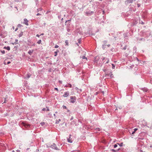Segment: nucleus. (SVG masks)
<instances>
[{
	"label": "nucleus",
	"mask_w": 152,
	"mask_h": 152,
	"mask_svg": "<svg viewBox=\"0 0 152 152\" xmlns=\"http://www.w3.org/2000/svg\"><path fill=\"white\" fill-rule=\"evenodd\" d=\"M105 77H106L107 78L113 77V76L112 72L110 71H108L107 72H106Z\"/></svg>",
	"instance_id": "nucleus-2"
},
{
	"label": "nucleus",
	"mask_w": 152,
	"mask_h": 152,
	"mask_svg": "<svg viewBox=\"0 0 152 152\" xmlns=\"http://www.w3.org/2000/svg\"><path fill=\"white\" fill-rule=\"evenodd\" d=\"M142 90L145 92H147L148 91V89L147 88H143Z\"/></svg>",
	"instance_id": "nucleus-15"
},
{
	"label": "nucleus",
	"mask_w": 152,
	"mask_h": 152,
	"mask_svg": "<svg viewBox=\"0 0 152 152\" xmlns=\"http://www.w3.org/2000/svg\"><path fill=\"white\" fill-rule=\"evenodd\" d=\"M18 30V28H16L15 30V31H16Z\"/></svg>",
	"instance_id": "nucleus-55"
},
{
	"label": "nucleus",
	"mask_w": 152,
	"mask_h": 152,
	"mask_svg": "<svg viewBox=\"0 0 152 152\" xmlns=\"http://www.w3.org/2000/svg\"><path fill=\"white\" fill-rule=\"evenodd\" d=\"M42 9L41 8H39L37 9V11L39 12V11H41Z\"/></svg>",
	"instance_id": "nucleus-25"
},
{
	"label": "nucleus",
	"mask_w": 152,
	"mask_h": 152,
	"mask_svg": "<svg viewBox=\"0 0 152 152\" xmlns=\"http://www.w3.org/2000/svg\"><path fill=\"white\" fill-rule=\"evenodd\" d=\"M18 27H20V26H21V24H19L18 25Z\"/></svg>",
	"instance_id": "nucleus-46"
},
{
	"label": "nucleus",
	"mask_w": 152,
	"mask_h": 152,
	"mask_svg": "<svg viewBox=\"0 0 152 152\" xmlns=\"http://www.w3.org/2000/svg\"><path fill=\"white\" fill-rule=\"evenodd\" d=\"M80 58H82L83 59H87L86 58L85 56H83L82 57H80Z\"/></svg>",
	"instance_id": "nucleus-19"
},
{
	"label": "nucleus",
	"mask_w": 152,
	"mask_h": 152,
	"mask_svg": "<svg viewBox=\"0 0 152 152\" xmlns=\"http://www.w3.org/2000/svg\"><path fill=\"white\" fill-rule=\"evenodd\" d=\"M23 35V32H21L18 35V37H22Z\"/></svg>",
	"instance_id": "nucleus-11"
},
{
	"label": "nucleus",
	"mask_w": 152,
	"mask_h": 152,
	"mask_svg": "<svg viewBox=\"0 0 152 152\" xmlns=\"http://www.w3.org/2000/svg\"><path fill=\"white\" fill-rule=\"evenodd\" d=\"M15 40V44H18V40L17 39H16Z\"/></svg>",
	"instance_id": "nucleus-22"
},
{
	"label": "nucleus",
	"mask_w": 152,
	"mask_h": 152,
	"mask_svg": "<svg viewBox=\"0 0 152 152\" xmlns=\"http://www.w3.org/2000/svg\"><path fill=\"white\" fill-rule=\"evenodd\" d=\"M61 121V120H60V119H59V121H59H59Z\"/></svg>",
	"instance_id": "nucleus-57"
},
{
	"label": "nucleus",
	"mask_w": 152,
	"mask_h": 152,
	"mask_svg": "<svg viewBox=\"0 0 152 152\" xmlns=\"http://www.w3.org/2000/svg\"><path fill=\"white\" fill-rule=\"evenodd\" d=\"M140 23L142 25H143L144 24V23L142 21H140Z\"/></svg>",
	"instance_id": "nucleus-26"
},
{
	"label": "nucleus",
	"mask_w": 152,
	"mask_h": 152,
	"mask_svg": "<svg viewBox=\"0 0 152 152\" xmlns=\"http://www.w3.org/2000/svg\"><path fill=\"white\" fill-rule=\"evenodd\" d=\"M137 130V129L135 128L134 129V131L136 132Z\"/></svg>",
	"instance_id": "nucleus-38"
},
{
	"label": "nucleus",
	"mask_w": 152,
	"mask_h": 152,
	"mask_svg": "<svg viewBox=\"0 0 152 152\" xmlns=\"http://www.w3.org/2000/svg\"><path fill=\"white\" fill-rule=\"evenodd\" d=\"M70 31V29H69V28H68L67 29V31L68 32H69V31Z\"/></svg>",
	"instance_id": "nucleus-45"
},
{
	"label": "nucleus",
	"mask_w": 152,
	"mask_h": 152,
	"mask_svg": "<svg viewBox=\"0 0 152 152\" xmlns=\"http://www.w3.org/2000/svg\"><path fill=\"white\" fill-rule=\"evenodd\" d=\"M4 64H6L5 62H4Z\"/></svg>",
	"instance_id": "nucleus-59"
},
{
	"label": "nucleus",
	"mask_w": 152,
	"mask_h": 152,
	"mask_svg": "<svg viewBox=\"0 0 152 152\" xmlns=\"http://www.w3.org/2000/svg\"><path fill=\"white\" fill-rule=\"evenodd\" d=\"M71 21V20H66V23H67L68 22H69L70 21Z\"/></svg>",
	"instance_id": "nucleus-33"
},
{
	"label": "nucleus",
	"mask_w": 152,
	"mask_h": 152,
	"mask_svg": "<svg viewBox=\"0 0 152 152\" xmlns=\"http://www.w3.org/2000/svg\"><path fill=\"white\" fill-rule=\"evenodd\" d=\"M66 86V87H68L69 86H67L66 85V86Z\"/></svg>",
	"instance_id": "nucleus-62"
},
{
	"label": "nucleus",
	"mask_w": 152,
	"mask_h": 152,
	"mask_svg": "<svg viewBox=\"0 0 152 152\" xmlns=\"http://www.w3.org/2000/svg\"><path fill=\"white\" fill-rule=\"evenodd\" d=\"M120 148H119L118 149V150H117V151H116V150H114V149H112L111 150V151H112L113 152H117V151H119V150H120Z\"/></svg>",
	"instance_id": "nucleus-13"
},
{
	"label": "nucleus",
	"mask_w": 152,
	"mask_h": 152,
	"mask_svg": "<svg viewBox=\"0 0 152 152\" xmlns=\"http://www.w3.org/2000/svg\"><path fill=\"white\" fill-rule=\"evenodd\" d=\"M4 49H6L7 50H10V48L9 46H7V47H6L5 46V47H4Z\"/></svg>",
	"instance_id": "nucleus-9"
},
{
	"label": "nucleus",
	"mask_w": 152,
	"mask_h": 152,
	"mask_svg": "<svg viewBox=\"0 0 152 152\" xmlns=\"http://www.w3.org/2000/svg\"><path fill=\"white\" fill-rule=\"evenodd\" d=\"M1 52L3 54H4L5 53V51L4 50H1Z\"/></svg>",
	"instance_id": "nucleus-18"
},
{
	"label": "nucleus",
	"mask_w": 152,
	"mask_h": 152,
	"mask_svg": "<svg viewBox=\"0 0 152 152\" xmlns=\"http://www.w3.org/2000/svg\"><path fill=\"white\" fill-rule=\"evenodd\" d=\"M31 75L29 74H27V78H28L30 77Z\"/></svg>",
	"instance_id": "nucleus-23"
},
{
	"label": "nucleus",
	"mask_w": 152,
	"mask_h": 152,
	"mask_svg": "<svg viewBox=\"0 0 152 152\" xmlns=\"http://www.w3.org/2000/svg\"><path fill=\"white\" fill-rule=\"evenodd\" d=\"M69 87L70 88L72 87V85L70 84H69Z\"/></svg>",
	"instance_id": "nucleus-35"
},
{
	"label": "nucleus",
	"mask_w": 152,
	"mask_h": 152,
	"mask_svg": "<svg viewBox=\"0 0 152 152\" xmlns=\"http://www.w3.org/2000/svg\"><path fill=\"white\" fill-rule=\"evenodd\" d=\"M45 110H46V108H43L42 109V111H45Z\"/></svg>",
	"instance_id": "nucleus-30"
},
{
	"label": "nucleus",
	"mask_w": 152,
	"mask_h": 152,
	"mask_svg": "<svg viewBox=\"0 0 152 152\" xmlns=\"http://www.w3.org/2000/svg\"><path fill=\"white\" fill-rule=\"evenodd\" d=\"M65 42L66 45H68V42L67 40H66Z\"/></svg>",
	"instance_id": "nucleus-17"
},
{
	"label": "nucleus",
	"mask_w": 152,
	"mask_h": 152,
	"mask_svg": "<svg viewBox=\"0 0 152 152\" xmlns=\"http://www.w3.org/2000/svg\"><path fill=\"white\" fill-rule=\"evenodd\" d=\"M28 21L25 18L24 19L23 23L27 26H28Z\"/></svg>",
	"instance_id": "nucleus-7"
},
{
	"label": "nucleus",
	"mask_w": 152,
	"mask_h": 152,
	"mask_svg": "<svg viewBox=\"0 0 152 152\" xmlns=\"http://www.w3.org/2000/svg\"><path fill=\"white\" fill-rule=\"evenodd\" d=\"M117 147V144H115L114 146V147L115 148Z\"/></svg>",
	"instance_id": "nucleus-29"
},
{
	"label": "nucleus",
	"mask_w": 152,
	"mask_h": 152,
	"mask_svg": "<svg viewBox=\"0 0 152 152\" xmlns=\"http://www.w3.org/2000/svg\"><path fill=\"white\" fill-rule=\"evenodd\" d=\"M80 91H82V90H81V89H80Z\"/></svg>",
	"instance_id": "nucleus-63"
},
{
	"label": "nucleus",
	"mask_w": 152,
	"mask_h": 152,
	"mask_svg": "<svg viewBox=\"0 0 152 152\" xmlns=\"http://www.w3.org/2000/svg\"><path fill=\"white\" fill-rule=\"evenodd\" d=\"M59 123V121H56V124H58Z\"/></svg>",
	"instance_id": "nucleus-43"
},
{
	"label": "nucleus",
	"mask_w": 152,
	"mask_h": 152,
	"mask_svg": "<svg viewBox=\"0 0 152 152\" xmlns=\"http://www.w3.org/2000/svg\"><path fill=\"white\" fill-rule=\"evenodd\" d=\"M57 52H58V50L57 52L56 51V52H55V54L54 55L55 56H56L57 55Z\"/></svg>",
	"instance_id": "nucleus-21"
},
{
	"label": "nucleus",
	"mask_w": 152,
	"mask_h": 152,
	"mask_svg": "<svg viewBox=\"0 0 152 152\" xmlns=\"http://www.w3.org/2000/svg\"><path fill=\"white\" fill-rule=\"evenodd\" d=\"M16 151H17V152H20V151L19 150H16Z\"/></svg>",
	"instance_id": "nucleus-54"
},
{
	"label": "nucleus",
	"mask_w": 152,
	"mask_h": 152,
	"mask_svg": "<svg viewBox=\"0 0 152 152\" xmlns=\"http://www.w3.org/2000/svg\"><path fill=\"white\" fill-rule=\"evenodd\" d=\"M63 108L64 109H66V107L65 106H63Z\"/></svg>",
	"instance_id": "nucleus-34"
},
{
	"label": "nucleus",
	"mask_w": 152,
	"mask_h": 152,
	"mask_svg": "<svg viewBox=\"0 0 152 152\" xmlns=\"http://www.w3.org/2000/svg\"><path fill=\"white\" fill-rule=\"evenodd\" d=\"M71 99L70 102L73 103H75L76 101V98L75 96H71L70 97Z\"/></svg>",
	"instance_id": "nucleus-3"
},
{
	"label": "nucleus",
	"mask_w": 152,
	"mask_h": 152,
	"mask_svg": "<svg viewBox=\"0 0 152 152\" xmlns=\"http://www.w3.org/2000/svg\"><path fill=\"white\" fill-rule=\"evenodd\" d=\"M44 34L43 33H42V34H41L40 35V36H41V35H44Z\"/></svg>",
	"instance_id": "nucleus-51"
},
{
	"label": "nucleus",
	"mask_w": 152,
	"mask_h": 152,
	"mask_svg": "<svg viewBox=\"0 0 152 152\" xmlns=\"http://www.w3.org/2000/svg\"><path fill=\"white\" fill-rule=\"evenodd\" d=\"M33 52V50H30L28 52V53L30 55H31V54Z\"/></svg>",
	"instance_id": "nucleus-10"
},
{
	"label": "nucleus",
	"mask_w": 152,
	"mask_h": 152,
	"mask_svg": "<svg viewBox=\"0 0 152 152\" xmlns=\"http://www.w3.org/2000/svg\"><path fill=\"white\" fill-rule=\"evenodd\" d=\"M137 5H138V7H140V4H137Z\"/></svg>",
	"instance_id": "nucleus-52"
},
{
	"label": "nucleus",
	"mask_w": 152,
	"mask_h": 152,
	"mask_svg": "<svg viewBox=\"0 0 152 152\" xmlns=\"http://www.w3.org/2000/svg\"><path fill=\"white\" fill-rule=\"evenodd\" d=\"M12 152H15V151H14L13 150V151H12Z\"/></svg>",
	"instance_id": "nucleus-58"
},
{
	"label": "nucleus",
	"mask_w": 152,
	"mask_h": 152,
	"mask_svg": "<svg viewBox=\"0 0 152 152\" xmlns=\"http://www.w3.org/2000/svg\"><path fill=\"white\" fill-rule=\"evenodd\" d=\"M112 68L113 69L115 67V65L113 64H112Z\"/></svg>",
	"instance_id": "nucleus-24"
},
{
	"label": "nucleus",
	"mask_w": 152,
	"mask_h": 152,
	"mask_svg": "<svg viewBox=\"0 0 152 152\" xmlns=\"http://www.w3.org/2000/svg\"><path fill=\"white\" fill-rule=\"evenodd\" d=\"M103 71L104 72H105V71H106V69H103Z\"/></svg>",
	"instance_id": "nucleus-49"
},
{
	"label": "nucleus",
	"mask_w": 152,
	"mask_h": 152,
	"mask_svg": "<svg viewBox=\"0 0 152 152\" xmlns=\"http://www.w3.org/2000/svg\"><path fill=\"white\" fill-rule=\"evenodd\" d=\"M69 136V138L67 139V141L68 142L71 143L72 142V140L70 139L71 135L70 134Z\"/></svg>",
	"instance_id": "nucleus-8"
},
{
	"label": "nucleus",
	"mask_w": 152,
	"mask_h": 152,
	"mask_svg": "<svg viewBox=\"0 0 152 152\" xmlns=\"http://www.w3.org/2000/svg\"><path fill=\"white\" fill-rule=\"evenodd\" d=\"M69 91H67L64 92V94L63 95V96L64 97H67L69 95Z\"/></svg>",
	"instance_id": "nucleus-6"
},
{
	"label": "nucleus",
	"mask_w": 152,
	"mask_h": 152,
	"mask_svg": "<svg viewBox=\"0 0 152 152\" xmlns=\"http://www.w3.org/2000/svg\"><path fill=\"white\" fill-rule=\"evenodd\" d=\"M12 44L13 45H14V44H15V42H14V43H12Z\"/></svg>",
	"instance_id": "nucleus-56"
},
{
	"label": "nucleus",
	"mask_w": 152,
	"mask_h": 152,
	"mask_svg": "<svg viewBox=\"0 0 152 152\" xmlns=\"http://www.w3.org/2000/svg\"><path fill=\"white\" fill-rule=\"evenodd\" d=\"M53 115H54V116L55 117V118H56V114H53Z\"/></svg>",
	"instance_id": "nucleus-44"
},
{
	"label": "nucleus",
	"mask_w": 152,
	"mask_h": 152,
	"mask_svg": "<svg viewBox=\"0 0 152 152\" xmlns=\"http://www.w3.org/2000/svg\"><path fill=\"white\" fill-rule=\"evenodd\" d=\"M86 14L87 15H90L91 14L90 12H86Z\"/></svg>",
	"instance_id": "nucleus-12"
},
{
	"label": "nucleus",
	"mask_w": 152,
	"mask_h": 152,
	"mask_svg": "<svg viewBox=\"0 0 152 152\" xmlns=\"http://www.w3.org/2000/svg\"><path fill=\"white\" fill-rule=\"evenodd\" d=\"M40 35H39V34H37V35H36V36H37V37H40Z\"/></svg>",
	"instance_id": "nucleus-40"
},
{
	"label": "nucleus",
	"mask_w": 152,
	"mask_h": 152,
	"mask_svg": "<svg viewBox=\"0 0 152 152\" xmlns=\"http://www.w3.org/2000/svg\"><path fill=\"white\" fill-rule=\"evenodd\" d=\"M10 63H11V62L10 61H8L7 62V64H10Z\"/></svg>",
	"instance_id": "nucleus-48"
},
{
	"label": "nucleus",
	"mask_w": 152,
	"mask_h": 152,
	"mask_svg": "<svg viewBox=\"0 0 152 152\" xmlns=\"http://www.w3.org/2000/svg\"><path fill=\"white\" fill-rule=\"evenodd\" d=\"M15 7L16 8V9H17V10H18V9H17V7Z\"/></svg>",
	"instance_id": "nucleus-60"
},
{
	"label": "nucleus",
	"mask_w": 152,
	"mask_h": 152,
	"mask_svg": "<svg viewBox=\"0 0 152 152\" xmlns=\"http://www.w3.org/2000/svg\"><path fill=\"white\" fill-rule=\"evenodd\" d=\"M46 108H47L46 109V111H48L50 110L49 108L48 107H46Z\"/></svg>",
	"instance_id": "nucleus-27"
},
{
	"label": "nucleus",
	"mask_w": 152,
	"mask_h": 152,
	"mask_svg": "<svg viewBox=\"0 0 152 152\" xmlns=\"http://www.w3.org/2000/svg\"><path fill=\"white\" fill-rule=\"evenodd\" d=\"M90 12L91 15L92 14H93L94 13V12L93 11H91Z\"/></svg>",
	"instance_id": "nucleus-37"
},
{
	"label": "nucleus",
	"mask_w": 152,
	"mask_h": 152,
	"mask_svg": "<svg viewBox=\"0 0 152 152\" xmlns=\"http://www.w3.org/2000/svg\"><path fill=\"white\" fill-rule=\"evenodd\" d=\"M135 133V132L134 131L132 132V134H134Z\"/></svg>",
	"instance_id": "nucleus-47"
},
{
	"label": "nucleus",
	"mask_w": 152,
	"mask_h": 152,
	"mask_svg": "<svg viewBox=\"0 0 152 152\" xmlns=\"http://www.w3.org/2000/svg\"><path fill=\"white\" fill-rule=\"evenodd\" d=\"M73 117H72L71 118V119H70V120H72V119H73Z\"/></svg>",
	"instance_id": "nucleus-53"
},
{
	"label": "nucleus",
	"mask_w": 152,
	"mask_h": 152,
	"mask_svg": "<svg viewBox=\"0 0 152 152\" xmlns=\"http://www.w3.org/2000/svg\"><path fill=\"white\" fill-rule=\"evenodd\" d=\"M110 46V45H108V47H109Z\"/></svg>",
	"instance_id": "nucleus-64"
},
{
	"label": "nucleus",
	"mask_w": 152,
	"mask_h": 152,
	"mask_svg": "<svg viewBox=\"0 0 152 152\" xmlns=\"http://www.w3.org/2000/svg\"><path fill=\"white\" fill-rule=\"evenodd\" d=\"M35 45V44L34 43L32 45H31V46H34Z\"/></svg>",
	"instance_id": "nucleus-50"
},
{
	"label": "nucleus",
	"mask_w": 152,
	"mask_h": 152,
	"mask_svg": "<svg viewBox=\"0 0 152 152\" xmlns=\"http://www.w3.org/2000/svg\"><path fill=\"white\" fill-rule=\"evenodd\" d=\"M78 42L79 43H80L81 42L80 39H79L78 40Z\"/></svg>",
	"instance_id": "nucleus-31"
},
{
	"label": "nucleus",
	"mask_w": 152,
	"mask_h": 152,
	"mask_svg": "<svg viewBox=\"0 0 152 152\" xmlns=\"http://www.w3.org/2000/svg\"><path fill=\"white\" fill-rule=\"evenodd\" d=\"M37 16H38V15H41V14H39V13H38L37 14Z\"/></svg>",
	"instance_id": "nucleus-42"
},
{
	"label": "nucleus",
	"mask_w": 152,
	"mask_h": 152,
	"mask_svg": "<svg viewBox=\"0 0 152 152\" xmlns=\"http://www.w3.org/2000/svg\"><path fill=\"white\" fill-rule=\"evenodd\" d=\"M109 59L105 57H102L100 59L99 61V66H101L102 65V64L105 63V64H107L109 62Z\"/></svg>",
	"instance_id": "nucleus-1"
},
{
	"label": "nucleus",
	"mask_w": 152,
	"mask_h": 152,
	"mask_svg": "<svg viewBox=\"0 0 152 152\" xmlns=\"http://www.w3.org/2000/svg\"><path fill=\"white\" fill-rule=\"evenodd\" d=\"M41 42V40L40 39L37 42V43H38L39 44H40Z\"/></svg>",
	"instance_id": "nucleus-16"
},
{
	"label": "nucleus",
	"mask_w": 152,
	"mask_h": 152,
	"mask_svg": "<svg viewBox=\"0 0 152 152\" xmlns=\"http://www.w3.org/2000/svg\"><path fill=\"white\" fill-rule=\"evenodd\" d=\"M126 46H125L124 48H123V49H124V50H125L126 49Z\"/></svg>",
	"instance_id": "nucleus-28"
},
{
	"label": "nucleus",
	"mask_w": 152,
	"mask_h": 152,
	"mask_svg": "<svg viewBox=\"0 0 152 152\" xmlns=\"http://www.w3.org/2000/svg\"><path fill=\"white\" fill-rule=\"evenodd\" d=\"M117 144L118 145H119L120 146V147H121L123 145V142H122V143H121L119 144V143H117Z\"/></svg>",
	"instance_id": "nucleus-14"
},
{
	"label": "nucleus",
	"mask_w": 152,
	"mask_h": 152,
	"mask_svg": "<svg viewBox=\"0 0 152 152\" xmlns=\"http://www.w3.org/2000/svg\"><path fill=\"white\" fill-rule=\"evenodd\" d=\"M75 88V89H76L77 90V91H78V90H79V89H78V88H77V87H76Z\"/></svg>",
	"instance_id": "nucleus-39"
},
{
	"label": "nucleus",
	"mask_w": 152,
	"mask_h": 152,
	"mask_svg": "<svg viewBox=\"0 0 152 152\" xmlns=\"http://www.w3.org/2000/svg\"><path fill=\"white\" fill-rule=\"evenodd\" d=\"M54 89L55 90H56L57 91H58V88H54Z\"/></svg>",
	"instance_id": "nucleus-36"
},
{
	"label": "nucleus",
	"mask_w": 152,
	"mask_h": 152,
	"mask_svg": "<svg viewBox=\"0 0 152 152\" xmlns=\"http://www.w3.org/2000/svg\"><path fill=\"white\" fill-rule=\"evenodd\" d=\"M95 129L98 131H100L101 130L99 128H96Z\"/></svg>",
	"instance_id": "nucleus-20"
},
{
	"label": "nucleus",
	"mask_w": 152,
	"mask_h": 152,
	"mask_svg": "<svg viewBox=\"0 0 152 152\" xmlns=\"http://www.w3.org/2000/svg\"><path fill=\"white\" fill-rule=\"evenodd\" d=\"M100 58H99V57L98 56L94 58V61L95 62H96L97 63H98V62H99V61L100 60ZM98 64L99 65V63Z\"/></svg>",
	"instance_id": "nucleus-5"
},
{
	"label": "nucleus",
	"mask_w": 152,
	"mask_h": 152,
	"mask_svg": "<svg viewBox=\"0 0 152 152\" xmlns=\"http://www.w3.org/2000/svg\"><path fill=\"white\" fill-rule=\"evenodd\" d=\"M58 45H56L55 46V48H58Z\"/></svg>",
	"instance_id": "nucleus-32"
},
{
	"label": "nucleus",
	"mask_w": 152,
	"mask_h": 152,
	"mask_svg": "<svg viewBox=\"0 0 152 152\" xmlns=\"http://www.w3.org/2000/svg\"><path fill=\"white\" fill-rule=\"evenodd\" d=\"M137 60L138 61H139V60L137 58Z\"/></svg>",
	"instance_id": "nucleus-61"
},
{
	"label": "nucleus",
	"mask_w": 152,
	"mask_h": 152,
	"mask_svg": "<svg viewBox=\"0 0 152 152\" xmlns=\"http://www.w3.org/2000/svg\"><path fill=\"white\" fill-rule=\"evenodd\" d=\"M50 147L56 150H58L59 149L56 146V145L54 143H53L50 146Z\"/></svg>",
	"instance_id": "nucleus-4"
},
{
	"label": "nucleus",
	"mask_w": 152,
	"mask_h": 152,
	"mask_svg": "<svg viewBox=\"0 0 152 152\" xmlns=\"http://www.w3.org/2000/svg\"><path fill=\"white\" fill-rule=\"evenodd\" d=\"M59 82L61 84H62V81H61V80H59Z\"/></svg>",
	"instance_id": "nucleus-41"
}]
</instances>
